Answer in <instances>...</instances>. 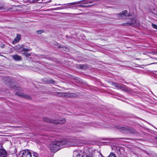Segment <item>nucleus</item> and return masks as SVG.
<instances>
[{
	"label": "nucleus",
	"mask_w": 157,
	"mask_h": 157,
	"mask_svg": "<svg viewBox=\"0 0 157 157\" xmlns=\"http://www.w3.org/2000/svg\"><path fill=\"white\" fill-rule=\"evenodd\" d=\"M25 56L27 57H29L31 56V54L28 53H25Z\"/></svg>",
	"instance_id": "26"
},
{
	"label": "nucleus",
	"mask_w": 157,
	"mask_h": 157,
	"mask_svg": "<svg viewBox=\"0 0 157 157\" xmlns=\"http://www.w3.org/2000/svg\"><path fill=\"white\" fill-rule=\"evenodd\" d=\"M59 47V48H62L63 50L65 51H69V49L66 47H65L63 45H60Z\"/></svg>",
	"instance_id": "19"
},
{
	"label": "nucleus",
	"mask_w": 157,
	"mask_h": 157,
	"mask_svg": "<svg viewBox=\"0 0 157 157\" xmlns=\"http://www.w3.org/2000/svg\"><path fill=\"white\" fill-rule=\"evenodd\" d=\"M43 120L47 123L54 124H63L66 121L65 118H63L61 120H52L47 117H44Z\"/></svg>",
	"instance_id": "3"
},
{
	"label": "nucleus",
	"mask_w": 157,
	"mask_h": 157,
	"mask_svg": "<svg viewBox=\"0 0 157 157\" xmlns=\"http://www.w3.org/2000/svg\"><path fill=\"white\" fill-rule=\"evenodd\" d=\"M112 84L114 87L117 88L118 83L114 82H112Z\"/></svg>",
	"instance_id": "23"
},
{
	"label": "nucleus",
	"mask_w": 157,
	"mask_h": 157,
	"mask_svg": "<svg viewBox=\"0 0 157 157\" xmlns=\"http://www.w3.org/2000/svg\"><path fill=\"white\" fill-rule=\"evenodd\" d=\"M153 13L157 15V10L154 9L153 11Z\"/></svg>",
	"instance_id": "27"
},
{
	"label": "nucleus",
	"mask_w": 157,
	"mask_h": 157,
	"mask_svg": "<svg viewBox=\"0 0 157 157\" xmlns=\"http://www.w3.org/2000/svg\"><path fill=\"white\" fill-rule=\"evenodd\" d=\"M127 11L125 10L123 11L122 12L117 14V16L119 19L121 18L123 19H129L130 20L129 21L130 23H132L136 24V25H132L133 26L138 27L139 25V23L138 20L135 17H131L132 16L129 15L126 16V14L127 13Z\"/></svg>",
	"instance_id": "2"
},
{
	"label": "nucleus",
	"mask_w": 157,
	"mask_h": 157,
	"mask_svg": "<svg viewBox=\"0 0 157 157\" xmlns=\"http://www.w3.org/2000/svg\"><path fill=\"white\" fill-rule=\"evenodd\" d=\"M102 157H104V156H102Z\"/></svg>",
	"instance_id": "43"
},
{
	"label": "nucleus",
	"mask_w": 157,
	"mask_h": 157,
	"mask_svg": "<svg viewBox=\"0 0 157 157\" xmlns=\"http://www.w3.org/2000/svg\"><path fill=\"white\" fill-rule=\"evenodd\" d=\"M128 127H122L121 128V131L122 132L125 133L126 134H128Z\"/></svg>",
	"instance_id": "13"
},
{
	"label": "nucleus",
	"mask_w": 157,
	"mask_h": 157,
	"mask_svg": "<svg viewBox=\"0 0 157 157\" xmlns=\"http://www.w3.org/2000/svg\"><path fill=\"white\" fill-rule=\"evenodd\" d=\"M23 46V45H22V46L21 47H22Z\"/></svg>",
	"instance_id": "41"
},
{
	"label": "nucleus",
	"mask_w": 157,
	"mask_h": 157,
	"mask_svg": "<svg viewBox=\"0 0 157 157\" xmlns=\"http://www.w3.org/2000/svg\"><path fill=\"white\" fill-rule=\"evenodd\" d=\"M66 147L80 146L82 144L78 139L72 140L70 141L66 140Z\"/></svg>",
	"instance_id": "4"
},
{
	"label": "nucleus",
	"mask_w": 157,
	"mask_h": 157,
	"mask_svg": "<svg viewBox=\"0 0 157 157\" xmlns=\"http://www.w3.org/2000/svg\"><path fill=\"white\" fill-rule=\"evenodd\" d=\"M21 39V36L19 34H18L16 37L14 39L12 43L13 44L17 43L19 42Z\"/></svg>",
	"instance_id": "12"
},
{
	"label": "nucleus",
	"mask_w": 157,
	"mask_h": 157,
	"mask_svg": "<svg viewBox=\"0 0 157 157\" xmlns=\"http://www.w3.org/2000/svg\"><path fill=\"white\" fill-rule=\"evenodd\" d=\"M68 14H69L68 13ZM69 14H74V15H78V14H73V13H69Z\"/></svg>",
	"instance_id": "35"
},
{
	"label": "nucleus",
	"mask_w": 157,
	"mask_h": 157,
	"mask_svg": "<svg viewBox=\"0 0 157 157\" xmlns=\"http://www.w3.org/2000/svg\"><path fill=\"white\" fill-rule=\"evenodd\" d=\"M58 95L60 97H63V96H74V95H72L73 94H70L67 93H57ZM74 96H75L74 95Z\"/></svg>",
	"instance_id": "11"
},
{
	"label": "nucleus",
	"mask_w": 157,
	"mask_h": 157,
	"mask_svg": "<svg viewBox=\"0 0 157 157\" xmlns=\"http://www.w3.org/2000/svg\"><path fill=\"white\" fill-rule=\"evenodd\" d=\"M117 89H120L127 92H128L129 91L125 85H121L118 83L117 86Z\"/></svg>",
	"instance_id": "7"
},
{
	"label": "nucleus",
	"mask_w": 157,
	"mask_h": 157,
	"mask_svg": "<svg viewBox=\"0 0 157 157\" xmlns=\"http://www.w3.org/2000/svg\"><path fill=\"white\" fill-rule=\"evenodd\" d=\"M5 79H6V80L7 79H8L7 81H6V82H8L9 83V82H10L11 79L10 78H7V77H5L4 79V80H6Z\"/></svg>",
	"instance_id": "25"
},
{
	"label": "nucleus",
	"mask_w": 157,
	"mask_h": 157,
	"mask_svg": "<svg viewBox=\"0 0 157 157\" xmlns=\"http://www.w3.org/2000/svg\"><path fill=\"white\" fill-rule=\"evenodd\" d=\"M157 64V62L152 63H151V64Z\"/></svg>",
	"instance_id": "34"
},
{
	"label": "nucleus",
	"mask_w": 157,
	"mask_h": 157,
	"mask_svg": "<svg viewBox=\"0 0 157 157\" xmlns=\"http://www.w3.org/2000/svg\"><path fill=\"white\" fill-rule=\"evenodd\" d=\"M136 25V24H135L130 23L129 21L127 23H122L121 24V25L123 26H130L131 25Z\"/></svg>",
	"instance_id": "15"
},
{
	"label": "nucleus",
	"mask_w": 157,
	"mask_h": 157,
	"mask_svg": "<svg viewBox=\"0 0 157 157\" xmlns=\"http://www.w3.org/2000/svg\"><path fill=\"white\" fill-rule=\"evenodd\" d=\"M102 157H104V156H102Z\"/></svg>",
	"instance_id": "44"
},
{
	"label": "nucleus",
	"mask_w": 157,
	"mask_h": 157,
	"mask_svg": "<svg viewBox=\"0 0 157 157\" xmlns=\"http://www.w3.org/2000/svg\"><path fill=\"white\" fill-rule=\"evenodd\" d=\"M13 59L16 61H19L21 60V57L17 55H13L12 56Z\"/></svg>",
	"instance_id": "14"
},
{
	"label": "nucleus",
	"mask_w": 157,
	"mask_h": 157,
	"mask_svg": "<svg viewBox=\"0 0 157 157\" xmlns=\"http://www.w3.org/2000/svg\"><path fill=\"white\" fill-rule=\"evenodd\" d=\"M73 157H93L92 155H87L86 153L80 150L74 151L73 152Z\"/></svg>",
	"instance_id": "5"
},
{
	"label": "nucleus",
	"mask_w": 157,
	"mask_h": 157,
	"mask_svg": "<svg viewBox=\"0 0 157 157\" xmlns=\"http://www.w3.org/2000/svg\"><path fill=\"white\" fill-rule=\"evenodd\" d=\"M136 132L135 130L133 128H129L128 133H135Z\"/></svg>",
	"instance_id": "16"
},
{
	"label": "nucleus",
	"mask_w": 157,
	"mask_h": 157,
	"mask_svg": "<svg viewBox=\"0 0 157 157\" xmlns=\"http://www.w3.org/2000/svg\"><path fill=\"white\" fill-rule=\"evenodd\" d=\"M1 8L0 7V10L1 9Z\"/></svg>",
	"instance_id": "40"
},
{
	"label": "nucleus",
	"mask_w": 157,
	"mask_h": 157,
	"mask_svg": "<svg viewBox=\"0 0 157 157\" xmlns=\"http://www.w3.org/2000/svg\"><path fill=\"white\" fill-rule=\"evenodd\" d=\"M155 53L157 55V51L155 52Z\"/></svg>",
	"instance_id": "38"
},
{
	"label": "nucleus",
	"mask_w": 157,
	"mask_h": 157,
	"mask_svg": "<svg viewBox=\"0 0 157 157\" xmlns=\"http://www.w3.org/2000/svg\"><path fill=\"white\" fill-rule=\"evenodd\" d=\"M66 38H68V39H69L70 38L71 39V37L67 35H66Z\"/></svg>",
	"instance_id": "30"
},
{
	"label": "nucleus",
	"mask_w": 157,
	"mask_h": 157,
	"mask_svg": "<svg viewBox=\"0 0 157 157\" xmlns=\"http://www.w3.org/2000/svg\"><path fill=\"white\" fill-rule=\"evenodd\" d=\"M21 157H32V155L29 150H26L23 152Z\"/></svg>",
	"instance_id": "10"
},
{
	"label": "nucleus",
	"mask_w": 157,
	"mask_h": 157,
	"mask_svg": "<svg viewBox=\"0 0 157 157\" xmlns=\"http://www.w3.org/2000/svg\"><path fill=\"white\" fill-rule=\"evenodd\" d=\"M91 5H82V6L83 7H88V6H91Z\"/></svg>",
	"instance_id": "32"
},
{
	"label": "nucleus",
	"mask_w": 157,
	"mask_h": 157,
	"mask_svg": "<svg viewBox=\"0 0 157 157\" xmlns=\"http://www.w3.org/2000/svg\"><path fill=\"white\" fill-rule=\"evenodd\" d=\"M5 45L4 44H1L0 45L1 47L2 48H4L5 47Z\"/></svg>",
	"instance_id": "31"
},
{
	"label": "nucleus",
	"mask_w": 157,
	"mask_h": 157,
	"mask_svg": "<svg viewBox=\"0 0 157 157\" xmlns=\"http://www.w3.org/2000/svg\"><path fill=\"white\" fill-rule=\"evenodd\" d=\"M34 157H37V154L36 153H34L33 154Z\"/></svg>",
	"instance_id": "29"
},
{
	"label": "nucleus",
	"mask_w": 157,
	"mask_h": 157,
	"mask_svg": "<svg viewBox=\"0 0 157 157\" xmlns=\"http://www.w3.org/2000/svg\"><path fill=\"white\" fill-rule=\"evenodd\" d=\"M7 153L4 148H0V157H7Z\"/></svg>",
	"instance_id": "9"
},
{
	"label": "nucleus",
	"mask_w": 157,
	"mask_h": 157,
	"mask_svg": "<svg viewBox=\"0 0 157 157\" xmlns=\"http://www.w3.org/2000/svg\"><path fill=\"white\" fill-rule=\"evenodd\" d=\"M30 50V49L28 48H23L22 49V51H25V52H29Z\"/></svg>",
	"instance_id": "21"
},
{
	"label": "nucleus",
	"mask_w": 157,
	"mask_h": 157,
	"mask_svg": "<svg viewBox=\"0 0 157 157\" xmlns=\"http://www.w3.org/2000/svg\"><path fill=\"white\" fill-rule=\"evenodd\" d=\"M121 150H123V149H120V148H119V147L117 148V153L118 154H120V155H121V157H122V155L123 154L122 153V152H121ZM123 157H124V155H123Z\"/></svg>",
	"instance_id": "17"
},
{
	"label": "nucleus",
	"mask_w": 157,
	"mask_h": 157,
	"mask_svg": "<svg viewBox=\"0 0 157 157\" xmlns=\"http://www.w3.org/2000/svg\"><path fill=\"white\" fill-rule=\"evenodd\" d=\"M16 95H18L22 97L26 98L28 99H31V97L28 95L24 94L23 93H21L19 92H16L15 93Z\"/></svg>",
	"instance_id": "8"
},
{
	"label": "nucleus",
	"mask_w": 157,
	"mask_h": 157,
	"mask_svg": "<svg viewBox=\"0 0 157 157\" xmlns=\"http://www.w3.org/2000/svg\"><path fill=\"white\" fill-rule=\"evenodd\" d=\"M46 137L45 138V139H49V137L48 136H46Z\"/></svg>",
	"instance_id": "33"
},
{
	"label": "nucleus",
	"mask_w": 157,
	"mask_h": 157,
	"mask_svg": "<svg viewBox=\"0 0 157 157\" xmlns=\"http://www.w3.org/2000/svg\"><path fill=\"white\" fill-rule=\"evenodd\" d=\"M26 1V0H22L21 1H23V2H25Z\"/></svg>",
	"instance_id": "36"
},
{
	"label": "nucleus",
	"mask_w": 157,
	"mask_h": 157,
	"mask_svg": "<svg viewBox=\"0 0 157 157\" xmlns=\"http://www.w3.org/2000/svg\"><path fill=\"white\" fill-rule=\"evenodd\" d=\"M66 140L55 141L50 144L49 148L52 152H56L58 150L66 147Z\"/></svg>",
	"instance_id": "1"
},
{
	"label": "nucleus",
	"mask_w": 157,
	"mask_h": 157,
	"mask_svg": "<svg viewBox=\"0 0 157 157\" xmlns=\"http://www.w3.org/2000/svg\"><path fill=\"white\" fill-rule=\"evenodd\" d=\"M44 32V31L43 30H37L36 33L38 34H41Z\"/></svg>",
	"instance_id": "20"
},
{
	"label": "nucleus",
	"mask_w": 157,
	"mask_h": 157,
	"mask_svg": "<svg viewBox=\"0 0 157 157\" xmlns=\"http://www.w3.org/2000/svg\"><path fill=\"white\" fill-rule=\"evenodd\" d=\"M80 2H75L63 4L62 7V8L67 9L73 8V6L78 4L80 3Z\"/></svg>",
	"instance_id": "6"
},
{
	"label": "nucleus",
	"mask_w": 157,
	"mask_h": 157,
	"mask_svg": "<svg viewBox=\"0 0 157 157\" xmlns=\"http://www.w3.org/2000/svg\"><path fill=\"white\" fill-rule=\"evenodd\" d=\"M84 67V65H79L78 66V68H79L80 69H83Z\"/></svg>",
	"instance_id": "22"
},
{
	"label": "nucleus",
	"mask_w": 157,
	"mask_h": 157,
	"mask_svg": "<svg viewBox=\"0 0 157 157\" xmlns=\"http://www.w3.org/2000/svg\"><path fill=\"white\" fill-rule=\"evenodd\" d=\"M47 82L49 84H54L56 83L55 81L52 79H49L47 81Z\"/></svg>",
	"instance_id": "18"
},
{
	"label": "nucleus",
	"mask_w": 157,
	"mask_h": 157,
	"mask_svg": "<svg viewBox=\"0 0 157 157\" xmlns=\"http://www.w3.org/2000/svg\"><path fill=\"white\" fill-rule=\"evenodd\" d=\"M155 139L157 140V137H155Z\"/></svg>",
	"instance_id": "37"
},
{
	"label": "nucleus",
	"mask_w": 157,
	"mask_h": 157,
	"mask_svg": "<svg viewBox=\"0 0 157 157\" xmlns=\"http://www.w3.org/2000/svg\"><path fill=\"white\" fill-rule=\"evenodd\" d=\"M84 3L85 4H88V3H91L92 2H91V1H84Z\"/></svg>",
	"instance_id": "28"
},
{
	"label": "nucleus",
	"mask_w": 157,
	"mask_h": 157,
	"mask_svg": "<svg viewBox=\"0 0 157 157\" xmlns=\"http://www.w3.org/2000/svg\"><path fill=\"white\" fill-rule=\"evenodd\" d=\"M152 26L153 28H154L155 29H157V25H156L155 24H152Z\"/></svg>",
	"instance_id": "24"
},
{
	"label": "nucleus",
	"mask_w": 157,
	"mask_h": 157,
	"mask_svg": "<svg viewBox=\"0 0 157 157\" xmlns=\"http://www.w3.org/2000/svg\"><path fill=\"white\" fill-rule=\"evenodd\" d=\"M60 4H59L58 5H60Z\"/></svg>",
	"instance_id": "39"
},
{
	"label": "nucleus",
	"mask_w": 157,
	"mask_h": 157,
	"mask_svg": "<svg viewBox=\"0 0 157 157\" xmlns=\"http://www.w3.org/2000/svg\"><path fill=\"white\" fill-rule=\"evenodd\" d=\"M102 157H104V156H102Z\"/></svg>",
	"instance_id": "42"
}]
</instances>
